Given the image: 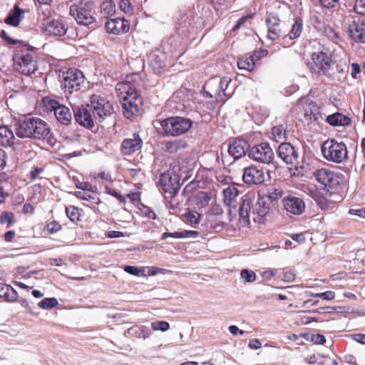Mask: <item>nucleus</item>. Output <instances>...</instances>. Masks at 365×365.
<instances>
[{
  "label": "nucleus",
  "mask_w": 365,
  "mask_h": 365,
  "mask_svg": "<svg viewBox=\"0 0 365 365\" xmlns=\"http://www.w3.org/2000/svg\"><path fill=\"white\" fill-rule=\"evenodd\" d=\"M322 33L327 38L334 41V43H338V41L340 40L339 33L334 28L329 25H324L323 26Z\"/></svg>",
  "instance_id": "f704fd0d"
},
{
  "label": "nucleus",
  "mask_w": 365,
  "mask_h": 365,
  "mask_svg": "<svg viewBox=\"0 0 365 365\" xmlns=\"http://www.w3.org/2000/svg\"><path fill=\"white\" fill-rule=\"evenodd\" d=\"M75 195L80 199L86 200H90L91 199H93V197L89 193L84 191H77L75 192Z\"/></svg>",
  "instance_id": "0e129e2a"
},
{
  "label": "nucleus",
  "mask_w": 365,
  "mask_h": 365,
  "mask_svg": "<svg viewBox=\"0 0 365 365\" xmlns=\"http://www.w3.org/2000/svg\"><path fill=\"white\" fill-rule=\"evenodd\" d=\"M43 25L44 31L50 36H61L66 32L65 25L61 21L59 20L48 18L43 24Z\"/></svg>",
  "instance_id": "aec40b11"
},
{
  "label": "nucleus",
  "mask_w": 365,
  "mask_h": 365,
  "mask_svg": "<svg viewBox=\"0 0 365 365\" xmlns=\"http://www.w3.org/2000/svg\"><path fill=\"white\" fill-rule=\"evenodd\" d=\"M351 77L354 78H357L358 74H359L361 72V67H360L359 64H358L356 63H353L351 66Z\"/></svg>",
  "instance_id": "13d9d810"
},
{
  "label": "nucleus",
  "mask_w": 365,
  "mask_h": 365,
  "mask_svg": "<svg viewBox=\"0 0 365 365\" xmlns=\"http://www.w3.org/2000/svg\"><path fill=\"white\" fill-rule=\"evenodd\" d=\"M69 13L78 24L83 26H89L96 20L93 16V3L91 1L72 5Z\"/></svg>",
  "instance_id": "0eeeda50"
},
{
  "label": "nucleus",
  "mask_w": 365,
  "mask_h": 365,
  "mask_svg": "<svg viewBox=\"0 0 365 365\" xmlns=\"http://www.w3.org/2000/svg\"><path fill=\"white\" fill-rule=\"evenodd\" d=\"M14 69L23 75L29 76L37 70L34 54L27 51L19 50L13 56Z\"/></svg>",
  "instance_id": "423d86ee"
},
{
  "label": "nucleus",
  "mask_w": 365,
  "mask_h": 365,
  "mask_svg": "<svg viewBox=\"0 0 365 365\" xmlns=\"http://www.w3.org/2000/svg\"><path fill=\"white\" fill-rule=\"evenodd\" d=\"M195 199L197 207L202 208L209 204L211 200V194L207 192H199L195 195Z\"/></svg>",
  "instance_id": "473e14b6"
},
{
  "label": "nucleus",
  "mask_w": 365,
  "mask_h": 365,
  "mask_svg": "<svg viewBox=\"0 0 365 365\" xmlns=\"http://www.w3.org/2000/svg\"><path fill=\"white\" fill-rule=\"evenodd\" d=\"M180 147L181 143L178 140L168 141L165 144L166 150L170 153L178 152Z\"/></svg>",
  "instance_id": "a18cd8bd"
},
{
  "label": "nucleus",
  "mask_w": 365,
  "mask_h": 365,
  "mask_svg": "<svg viewBox=\"0 0 365 365\" xmlns=\"http://www.w3.org/2000/svg\"><path fill=\"white\" fill-rule=\"evenodd\" d=\"M54 115L59 122L65 125L68 124L72 118V115L68 108L63 105L56 108Z\"/></svg>",
  "instance_id": "c756f323"
},
{
  "label": "nucleus",
  "mask_w": 365,
  "mask_h": 365,
  "mask_svg": "<svg viewBox=\"0 0 365 365\" xmlns=\"http://www.w3.org/2000/svg\"><path fill=\"white\" fill-rule=\"evenodd\" d=\"M327 121L333 126H344L349 125L351 123V120L349 117L339 113L328 115L327 117Z\"/></svg>",
  "instance_id": "c85d7f7f"
},
{
  "label": "nucleus",
  "mask_w": 365,
  "mask_h": 365,
  "mask_svg": "<svg viewBox=\"0 0 365 365\" xmlns=\"http://www.w3.org/2000/svg\"><path fill=\"white\" fill-rule=\"evenodd\" d=\"M249 157L255 161L269 164L274 158V153L268 143H263L253 146L248 153Z\"/></svg>",
  "instance_id": "ddd939ff"
},
{
  "label": "nucleus",
  "mask_w": 365,
  "mask_h": 365,
  "mask_svg": "<svg viewBox=\"0 0 365 365\" xmlns=\"http://www.w3.org/2000/svg\"><path fill=\"white\" fill-rule=\"evenodd\" d=\"M115 12V5L111 0H106L103 1L101 6V14L107 18L109 16H112Z\"/></svg>",
  "instance_id": "72a5a7b5"
},
{
  "label": "nucleus",
  "mask_w": 365,
  "mask_h": 365,
  "mask_svg": "<svg viewBox=\"0 0 365 365\" xmlns=\"http://www.w3.org/2000/svg\"><path fill=\"white\" fill-rule=\"evenodd\" d=\"M96 113V118L101 122L106 116L110 115L113 111L112 104L102 94L95 93L91 97V103L89 104Z\"/></svg>",
  "instance_id": "f8f14e48"
},
{
  "label": "nucleus",
  "mask_w": 365,
  "mask_h": 365,
  "mask_svg": "<svg viewBox=\"0 0 365 365\" xmlns=\"http://www.w3.org/2000/svg\"><path fill=\"white\" fill-rule=\"evenodd\" d=\"M159 184L165 192L171 195V197H174L180 189L179 184L175 182V180H173L169 173H163L160 175Z\"/></svg>",
  "instance_id": "412c9836"
},
{
  "label": "nucleus",
  "mask_w": 365,
  "mask_h": 365,
  "mask_svg": "<svg viewBox=\"0 0 365 365\" xmlns=\"http://www.w3.org/2000/svg\"><path fill=\"white\" fill-rule=\"evenodd\" d=\"M224 202L230 207H236L239 191L234 186H229L223 190Z\"/></svg>",
  "instance_id": "393cba45"
},
{
  "label": "nucleus",
  "mask_w": 365,
  "mask_h": 365,
  "mask_svg": "<svg viewBox=\"0 0 365 365\" xmlns=\"http://www.w3.org/2000/svg\"><path fill=\"white\" fill-rule=\"evenodd\" d=\"M0 297L7 302H13L18 300V293L11 286L0 284Z\"/></svg>",
  "instance_id": "cd10ccee"
},
{
  "label": "nucleus",
  "mask_w": 365,
  "mask_h": 365,
  "mask_svg": "<svg viewBox=\"0 0 365 365\" xmlns=\"http://www.w3.org/2000/svg\"><path fill=\"white\" fill-rule=\"evenodd\" d=\"M311 340L317 344H323L326 341L324 336L319 334H312Z\"/></svg>",
  "instance_id": "4d7b16f0"
},
{
  "label": "nucleus",
  "mask_w": 365,
  "mask_h": 365,
  "mask_svg": "<svg viewBox=\"0 0 365 365\" xmlns=\"http://www.w3.org/2000/svg\"><path fill=\"white\" fill-rule=\"evenodd\" d=\"M75 118L80 125L88 128H93L95 123L99 122L89 104L85 107L78 108L75 113Z\"/></svg>",
  "instance_id": "4468645a"
},
{
  "label": "nucleus",
  "mask_w": 365,
  "mask_h": 365,
  "mask_svg": "<svg viewBox=\"0 0 365 365\" xmlns=\"http://www.w3.org/2000/svg\"><path fill=\"white\" fill-rule=\"evenodd\" d=\"M351 215H357L361 217H365V210L363 209H351L349 210Z\"/></svg>",
  "instance_id": "774afa93"
},
{
  "label": "nucleus",
  "mask_w": 365,
  "mask_h": 365,
  "mask_svg": "<svg viewBox=\"0 0 365 365\" xmlns=\"http://www.w3.org/2000/svg\"><path fill=\"white\" fill-rule=\"evenodd\" d=\"M14 143H16L13 131L7 126H0V145L7 147Z\"/></svg>",
  "instance_id": "a878e982"
},
{
  "label": "nucleus",
  "mask_w": 365,
  "mask_h": 365,
  "mask_svg": "<svg viewBox=\"0 0 365 365\" xmlns=\"http://www.w3.org/2000/svg\"><path fill=\"white\" fill-rule=\"evenodd\" d=\"M334 61L330 53L324 51L313 53L312 61L307 63L308 67L312 73L319 75L329 76L330 69Z\"/></svg>",
  "instance_id": "1a4fd4ad"
},
{
  "label": "nucleus",
  "mask_w": 365,
  "mask_h": 365,
  "mask_svg": "<svg viewBox=\"0 0 365 365\" xmlns=\"http://www.w3.org/2000/svg\"><path fill=\"white\" fill-rule=\"evenodd\" d=\"M151 327L154 331H166L170 329V324L165 321H155L151 323Z\"/></svg>",
  "instance_id": "a19ab883"
},
{
  "label": "nucleus",
  "mask_w": 365,
  "mask_h": 365,
  "mask_svg": "<svg viewBox=\"0 0 365 365\" xmlns=\"http://www.w3.org/2000/svg\"><path fill=\"white\" fill-rule=\"evenodd\" d=\"M282 194L283 192L280 189L272 188L264 197L269 199V202L271 203L272 201L277 200L280 198L282 196Z\"/></svg>",
  "instance_id": "79ce46f5"
},
{
  "label": "nucleus",
  "mask_w": 365,
  "mask_h": 365,
  "mask_svg": "<svg viewBox=\"0 0 365 365\" xmlns=\"http://www.w3.org/2000/svg\"><path fill=\"white\" fill-rule=\"evenodd\" d=\"M268 54V51L266 49H261L256 51L253 55H252V58L255 63L259 61L261 58L265 57Z\"/></svg>",
  "instance_id": "5fc2aeb1"
},
{
  "label": "nucleus",
  "mask_w": 365,
  "mask_h": 365,
  "mask_svg": "<svg viewBox=\"0 0 365 365\" xmlns=\"http://www.w3.org/2000/svg\"><path fill=\"white\" fill-rule=\"evenodd\" d=\"M42 103L43 104V106L45 108L50 111H53L55 113V110L56 108L60 107L61 105L59 104L58 101L56 100L51 99L48 97H45L42 100Z\"/></svg>",
  "instance_id": "4c0bfd02"
},
{
  "label": "nucleus",
  "mask_w": 365,
  "mask_h": 365,
  "mask_svg": "<svg viewBox=\"0 0 365 365\" xmlns=\"http://www.w3.org/2000/svg\"><path fill=\"white\" fill-rule=\"evenodd\" d=\"M141 147V139L138 136H135L134 138H128L124 140L121 145V150L123 153L126 155H130L139 150Z\"/></svg>",
  "instance_id": "b1692460"
},
{
  "label": "nucleus",
  "mask_w": 365,
  "mask_h": 365,
  "mask_svg": "<svg viewBox=\"0 0 365 365\" xmlns=\"http://www.w3.org/2000/svg\"><path fill=\"white\" fill-rule=\"evenodd\" d=\"M5 185H6L5 182L0 181V203L3 202L8 195L5 190Z\"/></svg>",
  "instance_id": "680f3d73"
},
{
  "label": "nucleus",
  "mask_w": 365,
  "mask_h": 365,
  "mask_svg": "<svg viewBox=\"0 0 365 365\" xmlns=\"http://www.w3.org/2000/svg\"><path fill=\"white\" fill-rule=\"evenodd\" d=\"M309 297L322 298L324 300H332L335 297V293L332 291H327L322 293H309Z\"/></svg>",
  "instance_id": "37998d69"
},
{
  "label": "nucleus",
  "mask_w": 365,
  "mask_h": 365,
  "mask_svg": "<svg viewBox=\"0 0 365 365\" xmlns=\"http://www.w3.org/2000/svg\"><path fill=\"white\" fill-rule=\"evenodd\" d=\"M247 143L243 140H235L229 145L228 152L235 160L239 159L246 153Z\"/></svg>",
  "instance_id": "5701e85b"
},
{
  "label": "nucleus",
  "mask_w": 365,
  "mask_h": 365,
  "mask_svg": "<svg viewBox=\"0 0 365 365\" xmlns=\"http://www.w3.org/2000/svg\"><path fill=\"white\" fill-rule=\"evenodd\" d=\"M185 217L190 225H197L200 220V215L196 211H187L185 214Z\"/></svg>",
  "instance_id": "ea45409f"
},
{
  "label": "nucleus",
  "mask_w": 365,
  "mask_h": 365,
  "mask_svg": "<svg viewBox=\"0 0 365 365\" xmlns=\"http://www.w3.org/2000/svg\"><path fill=\"white\" fill-rule=\"evenodd\" d=\"M58 304V301L56 298H45L38 302V306L43 309H49L55 307Z\"/></svg>",
  "instance_id": "58836bf2"
},
{
  "label": "nucleus",
  "mask_w": 365,
  "mask_h": 365,
  "mask_svg": "<svg viewBox=\"0 0 365 365\" xmlns=\"http://www.w3.org/2000/svg\"><path fill=\"white\" fill-rule=\"evenodd\" d=\"M324 158L336 163H341L348 156L346 145L342 142H338L334 139L324 142L321 147Z\"/></svg>",
  "instance_id": "20e7f679"
},
{
  "label": "nucleus",
  "mask_w": 365,
  "mask_h": 365,
  "mask_svg": "<svg viewBox=\"0 0 365 365\" xmlns=\"http://www.w3.org/2000/svg\"><path fill=\"white\" fill-rule=\"evenodd\" d=\"M295 279V274L292 272H286L284 274L283 280L284 282H293Z\"/></svg>",
  "instance_id": "338daca9"
},
{
  "label": "nucleus",
  "mask_w": 365,
  "mask_h": 365,
  "mask_svg": "<svg viewBox=\"0 0 365 365\" xmlns=\"http://www.w3.org/2000/svg\"><path fill=\"white\" fill-rule=\"evenodd\" d=\"M354 9L356 13L365 16V0H356Z\"/></svg>",
  "instance_id": "de8ad7c7"
},
{
  "label": "nucleus",
  "mask_w": 365,
  "mask_h": 365,
  "mask_svg": "<svg viewBox=\"0 0 365 365\" xmlns=\"http://www.w3.org/2000/svg\"><path fill=\"white\" fill-rule=\"evenodd\" d=\"M240 275L247 282H253L256 280V274L252 270L242 269Z\"/></svg>",
  "instance_id": "c03bdc74"
},
{
  "label": "nucleus",
  "mask_w": 365,
  "mask_h": 365,
  "mask_svg": "<svg viewBox=\"0 0 365 365\" xmlns=\"http://www.w3.org/2000/svg\"><path fill=\"white\" fill-rule=\"evenodd\" d=\"M270 204L269 199L264 197H259L257 202L252 207L250 200H243L239 210V221L241 226L248 225L250 218L256 222H262L263 218L269 213Z\"/></svg>",
  "instance_id": "7ed1b4c3"
},
{
  "label": "nucleus",
  "mask_w": 365,
  "mask_h": 365,
  "mask_svg": "<svg viewBox=\"0 0 365 365\" xmlns=\"http://www.w3.org/2000/svg\"><path fill=\"white\" fill-rule=\"evenodd\" d=\"M278 156L287 164H294L299 158L298 150L289 143H282L278 147Z\"/></svg>",
  "instance_id": "dca6fc26"
},
{
  "label": "nucleus",
  "mask_w": 365,
  "mask_h": 365,
  "mask_svg": "<svg viewBox=\"0 0 365 365\" xmlns=\"http://www.w3.org/2000/svg\"><path fill=\"white\" fill-rule=\"evenodd\" d=\"M85 84V77L80 70L70 68L63 75L62 85L65 92L72 94L81 90Z\"/></svg>",
  "instance_id": "9b49d317"
},
{
  "label": "nucleus",
  "mask_w": 365,
  "mask_h": 365,
  "mask_svg": "<svg viewBox=\"0 0 365 365\" xmlns=\"http://www.w3.org/2000/svg\"><path fill=\"white\" fill-rule=\"evenodd\" d=\"M303 30V21L301 18L297 17L294 23L292 25V29L288 36L290 39H295L298 38Z\"/></svg>",
  "instance_id": "7c9ffc66"
},
{
  "label": "nucleus",
  "mask_w": 365,
  "mask_h": 365,
  "mask_svg": "<svg viewBox=\"0 0 365 365\" xmlns=\"http://www.w3.org/2000/svg\"><path fill=\"white\" fill-rule=\"evenodd\" d=\"M231 82V79L225 78H213L207 81L204 87V93L206 97L215 98L216 101H225L226 96H229L226 90Z\"/></svg>",
  "instance_id": "39448f33"
},
{
  "label": "nucleus",
  "mask_w": 365,
  "mask_h": 365,
  "mask_svg": "<svg viewBox=\"0 0 365 365\" xmlns=\"http://www.w3.org/2000/svg\"><path fill=\"white\" fill-rule=\"evenodd\" d=\"M24 13V10L16 5L5 19V23L13 26H17L23 18Z\"/></svg>",
  "instance_id": "bb28decb"
},
{
  "label": "nucleus",
  "mask_w": 365,
  "mask_h": 365,
  "mask_svg": "<svg viewBox=\"0 0 365 365\" xmlns=\"http://www.w3.org/2000/svg\"><path fill=\"white\" fill-rule=\"evenodd\" d=\"M143 272L147 270V274L149 276H154L158 274H164L165 273V269L163 268H159L156 267H142Z\"/></svg>",
  "instance_id": "49530a36"
},
{
  "label": "nucleus",
  "mask_w": 365,
  "mask_h": 365,
  "mask_svg": "<svg viewBox=\"0 0 365 365\" xmlns=\"http://www.w3.org/2000/svg\"><path fill=\"white\" fill-rule=\"evenodd\" d=\"M14 130L16 136L21 138L45 139L50 134L48 124L36 117L19 119L14 124Z\"/></svg>",
  "instance_id": "f03ea898"
},
{
  "label": "nucleus",
  "mask_w": 365,
  "mask_h": 365,
  "mask_svg": "<svg viewBox=\"0 0 365 365\" xmlns=\"http://www.w3.org/2000/svg\"><path fill=\"white\" fill-rule=\"evenodd\" d=\"M106 29L108 33L118 35L128 32L130 24L123 18L110 19L106 21Z\"/></svg>",
  "instance_id": "a211bd4d"
},
{
  "label": "nucleus",
  "mask_w": 365,
  "mask_h": 365,
  "mask_svg": "<svg viewBox=\"0 0 365 365\" xmlns=\"http://www.w3.org/2000/svg\"><path fill=\"white\" fill-rule=\"evenodd\" d=\"M124 271L135 276H138L141 272H143L142 268L128 265L124 267Z\"/></svg>",
  "instance_id": "864d4df0"
},
{
  "label": "nucleus",
  "mask_w": 365,
  "mask_h": 365,
  "mask_svg": "<svg viewBox=\"0 0 365 365\" xmlns=\"http://www.w3.org/2000/svg\"><path fill=\"white\" fill-rule=\"evenodd\" d=\"M106 192H107V193H108L109 195L115 197V198H117L120 201H124L125 200V198L123 197V196H122L116 190H113V189H112L110 187H106Z\"/></svg>",
  "instance_id": "e2e57ef3"
},
{
  "label": "nucleus",
  "mask_w": 365,
  "mask_h": 365,
  "mask_svg": "<svg viewBox=\"0 0 365 365\" xmlns=\"http://www.w3.org/2000/svg\"><path fill=\"white\" fill-rule=\"evenodd\" d=\"M119 7L125 14H130L133 11L129 0H120Z\"/></svg>",
  "instance_id": "603ef678"
},
{
  "label": "nucleus",
  "mask_w": 365,
  "mask_h": 365,
  "mask_svg": "<svg viewBox=\"0 0 365 365\" xmlns=\"http://www.w3.org/2000/svg\"><path fill=\"white\" fill-rule=\"evenodd\" d=\"M61 226L56 221H52L47 225V230L51 233H55L61 229Z\"/></svg>",
  "instance_id": "6e6d98bb"
},
{
  "label": "nucleus",
  "mask_w": 365,
  "mask_h": 365,
  "mask_svg": "<svg viewBox=\"0 0 365 365\" xmlns=\"http://www.w3.org/2000/svg\"><path fill=\"white\" fill-rule=\"evenodd\" d=\"M272 138L276 142H279L286 138V130L282 125L272 128Z\"/></svg>",
  "instance_id": "e433bc0d"
},
{
  "label": "nucleus",
  "mask_w": 365,
  "mask_h": 365,
  "mask_svg": "<svg viewBox=\"0 0 365 365\" xmlns=\"http://www.w3.org/2000/svg\"><path fill=\"white\" fill-rule=\"evenodd\" d=\"M348 32L355 41L365 43V23L358 17L353 16L349 20Z\"/></svg>",
  "instance_id": "2eb2a0df"
},
{
  "label": "nucleus",
  "mask_w": 365,
  "mask_h": 365,
  "mask_svg": "<svg viewBox=\"0 0 365 365\" xmlns=\"http://www.w3.org/2000/svg\"><path fill=\"white\" fill-rule=\"evenodd\" d=\"M165 133L177 136L185 133L192 126L190 119L182 117H171L159 122Z\"/></svg>",
  "instance_id": "6e6552de"
},
{
  "label": "nucleus",
  "mask_w": 365,
  "mask_h": 365,
  "mask_svg": "<svg viewBox=\"0 0 365 365\" xmlns=\"http://www.w3.org/2000/svg\"><path fill=\"white\" fill-rule=\"evenodd\" d=\"M283 205L286 211L293 215H301L305 209V203L302 199L289 196L283 200Z\"/></svg>",
  "instance_id": "6ab92c4d"
},
{
  "label": "nucleus",
  "mask_w": 365,
  "mask_h": 365,
  "mask_svg": "<svg viewBox=\"0 0 365 365\" xmlns=\"http://www.w3.org/2000/svg\"><path fill=\"white\" fill-rule=\"evenodd\" d=\"M13 222V214L11 212H4L0 216V222L6 225L9 227Z\"/></svg>",
  "instance_id": "8fccbe9b"
},
{
  "label": "nucleus",
  "mask_w": 365,
  "mask_h": 365,
  "mask_svg": "<svg viewBox=\"0 0 365 365\" xmlns=\"http://www.w3.org/2000/svg\"><path fill=\"white\" fill-rule=\"evenodd\" d=\"M255 63L253 61L251 56H243L240 58L237 61V66L240 70H245L247 71H251L255 68Z\"/></svg>",
  "instance_id": "2f4dec72"
},
{
  "label": "nucleus",
  "mask_w": 365,
  "mask_h": 365,
  "mask_svg": "<svg viewBox=\"0 0 365 365\" xmlns=\"http://www.w3.org/2000/svg\"><path fill=\"white\" fill-rule=\"evenodd\" d=\"M253 14H249L245 16L241 17L237 22L236 25L234 27V30H237L240 28V26L244 24L248 19H252Z\"/></svg>",
  "instance_id": "052dcab7"
},
{
  "label": "nucleus",
  "mask_w": 365,
  "mask_h": 365,
  "mask_svg": "<svg viewBox=\"0 0 365 365\" xmlns=\"http://www.w3.org/2000/svg\"><path fill=\"white\" fill-rule=\"evenodd\" d=\"M66 213L68 217L73 222L78 218V210L75 207L70 206L66 207Z\"/></svg>",
  "instance_id": "09e8293b"
},
{
  "label": "nucleus",
  "mask_w": 365,
  "mask_h": 365,
  "mask_svg": "<svg viewBox=\"0 0 365 365\" xmlns=\"http://www.w3.org/2000/svg\"><path fill=\"white\" fill-rule=\"evenodd\" d=\"M129 331H134L137 337L143 339L149 338L151 334L150 329L146 326L133 327Z\"/></svg>",
  "instance_id": "c9c22d12"
},
{
  "label": "nucleus",
  "mask_w": 365,
  "mask_h": 365,
  "mask_svg": "<svg viewBox=\"0 0 365 365\" xmlns=\"http://www.w3.org/2000/svg\"><path fill=\"white\" fill-rule=\"evenodd\" d=\"M78 188L81 189L82 191H91L92 192L96 193L97 192L96 186L92 185L89 182H81L79 185L77 186Z\"/></svg>",
  "instance_id": "3c124183"
},
{
  "label": "nucleus",
  "mask_w": 365,
  "mask_h": 365,
  "mask_svg": "<svg viewBox=\"0 0 365 365\" xmlns=\"http://www.w3.org/2000/svg\"><path fill=\"white\" fill-rule=\"evenodd\" d=\"M248 347L251 349L257 350L262 347V343L259 339H252L250 340Z\"/></svg>",
  "instance_id": "bf43d9fd"
},
{
  "label": "nucleus",
  "mask_w": 365,
  "mask_h": 365,
  "mask_svg": "<svg viewBox=\"0 0 365 365\" xmlns=\"http://www.w3.org/2000/svg\"><path fill=\"white\" fill-rule=\"evenodd\" d=\"M319 2L325 8H332L338 2V0H319Z\"/></svg>",
  "instance_id": "69168bd1"
},
{
  "label": "nucleus",
  "mask_w": 365,
  "mask_h": 365,
  "mask_svg": "<svg viewBox=\"0 0 365 365\" xmlns=\"http://www.w3.org/2000/svg\"><path fill=\"white\" fill-rule=\"evenodd\" d=\"M316 180L324 186L327 191L337 188L345 182L343 175L331 171L329 169L322 168L314 173Z\"/></svg>",
  "instance_id": "9d476101"
},
{
  "label": "nucleus",
  "mask_w": 365,
  "mask_h": 365,
  "mask_svg": "<svg viewBox=\"0 0 365 365\" xmlns=\"http://www.w3.org/2000/svg\"><path fill=\"white\" fill-rule=\"evenodd\" d=\"M116 91L125 118L132 119L140 111L142 99L138 94L135 86L129 81L120 82L116 85Z\"/></svg>",
  "instance_id": "f257e3e1"
},
{
  "label": "nucleus",
  "mask_w": 365,
  "mask_h": 365,
  "mask_svg": "<svg viewBox=\"0 0 365 365\" xmlns=\"http://www.w3.org/2000/svg\"><path fill=\"white\" fill-rule=\"evenodd\" d=\"M280 20L277 16H269L266 19V23L268 28L267 38L272 41L278 38L281 34L279 29Z\"/></svg>",
  "instance_id": "4be33fe9"
},
{
  "label": "nucleus",
  "mask_w": 365,
  "mask_h": 365,
  "mask_svg": "<svg viewBox=\"0 0 365 365\" xmlns=\"http://www.w3.org/2000/svg\"><path fill=\"white\" fill-rule=\"evenodd\" d=\"M242 179L246 184L259 185L264 181V173L262 169L249 166L244 169Z\"/></svg>",
  "instance_id": "f3484780"
}]
</instances>
